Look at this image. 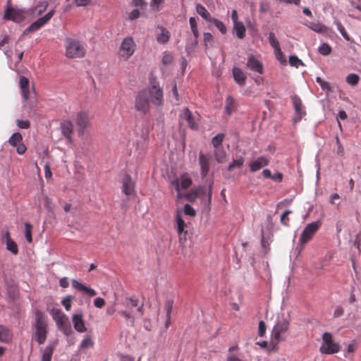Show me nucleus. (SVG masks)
Returning a JSON list of instances; mask_svg holds the SVG:
<instances>
[{"label": "nucleus", "instance_id": "f257e3e1", "mask_svg": "<svg viewBox=\"0 0 361 361\" xmlns=\"http://www.w3.org/2000/svg\"><path fill=\"white\" fill-rule=\"evenodd\" d=\"M122 305L126 309L119 310L118 314L125 318L128 324L134 326L135 319L141 318L144 314L143 304L134 297H126Z\"/></svg>", "mask_w": 361, "mask_h": 361}, {"label": "nucleus", "instance_id": "f03ea898", "mask_svg": "<svg viewBox=\"0 0 361 361\" xmlns=\"http://www.w3.org/2000/svg\"><path fill=\"white\" fill-rule=\"evenodd\" d=\"M65 56L71 59H82L86 56L85 42L75 38L65 39Z\"/></svg>", "mask_w": 361, "mask_h": 361}, {"label": "nucleus", "instance_id": "7ed1b4c3", "mask_svg": "<svg viewBox=\"0 0 361 361\" xmlns=\"http://www.w3.org/2000/svg\"><path fill=\"white\" fill-rule=\"evenodd\" d=\"M136 49V44L132 37H125L119 47L118 56L120 59L127 61L130 59Z\"/></svg>", "mask_w": 361, "mask_h": 361}, {"label": "nucleus", "instance_id": "20e7f679", "mask_svg": "<svg viewBox=\"0 0 361 361\" xmlns=\"http://www.w3.org/2000/svg\"><path fill=\"white\" fill-rule=\"evenodd\" d=\"M52 315L59 329L65 335H70L72 328L68 317L59 310H53Z\"/></svg>", "mask_w": 361, "mask_h": 361}, {"label": "nucleus", "instance_id": "39448f33", "mask_svg": "<svg viewBox=\"0 0 361 361\" xmlns=\"http://www.w3.org/2000/svg\"><path fill=\"white\" fill-rule=\"evenodd\" d=\"M340 350L338 343L334 342L332 334L325 332L322 335V343L319 348V351L322 354L331 355L334 354Z\"/></svg>", "mask_w": 361, "mask_h": 361}, {"label": "nucleus", "instance_id": "423d86ee", "mask_svg": "<svg viewBox=\"0 0 361 361\" xmlns=\"http://www.w3.org/2000/svg\"><path fill=\"white\" fill-rule=\"evenodd\" d=\"M35 334L34 338L39 344L45 341V322L44 314L40 311L35 312Z\"/></svg>", "mask_w": 361, "mask_h": 361}, {"label": "nucleus", "instance_id": "0eeeda50", "mask_svg": "<svg viewBox=\"0 0 361 361\" xmlns=\"http://www.w3.org/2000/svg\"><path fill=\"white\" fill-rule=\"evenodd\" d=\"M135 108L137 111L146 114L149 110V99L147 90L140 91L135 97Z\"/></svg>", "mask_w": 361, "mask_h": 361}, {"label": "nucleus", "instance_id": "6e6552de", "mask_svg": "<svg viewBox=\"0 0 361 361\" xmlns=\"http://www.w3.org/2000/svg\"><path fill=\"white\" fill-rule=\"evenodd\" d=\"M319 226L320 223L319 221H314L307 224L300 236L299 243L301 245L307 243L314 235Z\"/></svg>", "mask_w": 361, "mask_h": 361}, {"label": "nucleus", "instance_id": "1a4fd4ad", "mask_svg": "<svg viewBox=\"0 0 361 361\" xmlns=\"http://www.w3.org/2000/svg\"><path fill=\"white\" fill-rule=\"evenodd\" d=\"M91 116L88 111H81L75 118V122L78 128V133L82 135L85 130L90 126Z\"/></svg>", "mask_w": 361, "mask_h": 361}, {"label": "nucleus", "instance_id": "9d476101", "mask_svg": "<svg viewBox=\"0 0 361 361\" xmlns=\"http://www.w3.org/2000/svg\"><path fill=\"white\" fill-rule=\"evenodd\" d=\"M27 13L23 9L8 7L5 11L4 18L16 23H21L27 16Z\"/></svg>", "mask_w": 361, "mask_h": 361}, {"label": "nucleus", "instance_id": "9b49d317", "mask_svg": "<svg viewBox=\"0 0 361 361\" xmlns=\"http://www.w3.org/2000/svg\"><path fill=\"white\" fill-rule=\"evenodd\" d=\"M148 97H150V101L157 106H161L164 102L163 90L159 84L154 83L147 90Z\"/></svg>", "mask_w": 361, "mask_h": 361}, {"label": "nucleus", "instance_id": "f8f14e48", "mask_svg": "<svg viewBox=\"0 0 361 361\" xmlns=\"http://www.w3.org/2000/svg\"><path fill=\"white\" fill-rule=\"evenodd\" d=\"M291 99L295 111L293 121L294 123H297L306 115V111L302 105V100L298 96L294 95L292 97Z\"/></svg>", "mask_w": 361, "mask_h": 361}, {"label": "nucleus", "instance_id": "ddd939ff", "mask_svg": "<svg viewBox=\"0 0 361 361\" xmlns=\"http://www.w3.org/2000/svg\"><path fill=\"white\" fill-rule=\"evenodd\" d=\"M22 141L23 137L20 133H13L8 140L9 144L11 146L16 147V151L19 154H23L27 149L26 146L22 142Z\"/></svg>", "mask_w": 361, "mask_h": 361}, {"label": "nucleus", "instance_id": "4468645a", "mask_svg": "<svg viewBox=\"0 0 361 361\" xmlns=\"http://www.w3.org/2000/svg\"><path fill=\"white\" fill-rule=\"evenodd\" d=\"M289 327V322L286 319H283L277 322L273 328L272 336L276 341L281 340V334L286 332Z\"/></svg>", "mask_w": 361, "mask_h": 361}, {"label": "nucleus", "instance_id": "2eb2a0df", "mask_svg": "<svg viewBox=\"0 0 361 361\" xmlns=\"http://www.w3.org/2000/svg\"><path fill=\"white\" fill-rule=\"evenodd\" d=\"M122 191L126 195H131L135 192V182L133 180L131 176L126 174L122 178Z\"/></svg>", "mask_w": 361, "mask_h": 361}, {"label": "nucleus", "instance_id": "dca6fc26", "mask_svg": "<svg viewBox=\"0 0 361 361\" xmlns=\"http://www.w3.org/2000/svg\"><path fill=\"white\" fill-rule=\"evenodd\" d=\"M246 66L250 71L262 74L264 72L262 63L253 55H250L247 59Z\"/></svg>", "mask_w": 361, "mask_h": 361}, {"label": "nucleus", "instance_id": "f3484780", "mask_svg": "<svg viewBox=\"0 0 361 361\" xmlns=\"http://www.w3.org/2000/svg\"><path fill=\"white\" fill-rule=\"evenodd\" d=\"M61 129L63 135L67 139L68 142H73V124L71 121L66 120L61 123Z\"/></svg>", "mask_w": 361, "mask_h": 361}, {"label": "nucleus", "instance_id": "a211bd4d", "mask_svg": "<svg viewBox=\"0 0 361 361\" xmlns=\"http://www.w3.org/2000/svg\"><path fill=\"white\" fill-rule=\"evenodd\" d=\"M71 283L73 288L90 297L97 295V292L94 289L80 283L75 279L72 280Z\"/></svg>", "mask_w": 361, "mask_h": 361}, {"label": "nucleus", "instance_id": "6ab92c4d", "mask_svg": "<svg viewBox=\"0 0 361 361\" xmlns=\"http://www.w3.org/2000/svg\"><path fill=\"white\" fill-rule=\"evenodd\" d=\"M173 185L176 190L179 192L180 186L182 189H187L192 185V180L186 175L183 174L180 177V179H176L173 181Z\"/></svg>", "mask_w": 361, "mask_h": 361}, {"label": "nucleus", "instance_id": "aec40b11", "mask_svg": "<svg viewBox=\"0 0 361 361\" xmlns=\"http://www.w3.org/2000/svg\"><path fill=\"white\" fill-rule=\"evenodd\" d=\"M19 87L21 90V94L24 100H27L30 98V91L29 86V80L24 76H20L19 80Z\"/></svg>", "mask_w": 361, "mask_h": 361}, {"label": "nucleus", "instance_id": "412c9836", "mask_svg": "<svg viewBox=\"0 0 361 361\" xmlns=\"http://www.w3.org/2000/svg\"><path fill=\"white\" fill-rule=\"evenodd\" d=\"M72 320L74 328L77 331L80 333H84L87 331V328L85 326V322L82 319V314H74L73 316Z\"/></svg>", "mask_w": 361, "mask_h": 361}, {"label": "nucleus", "instance_id": "4be33fe9", "mask_svg": "<svg viewBox=\"0 0 361 361\" xmlns=\"http://www.w3.org/2000/svg\"><path fill=\"white\" fill-rule=\"evenodd\" d=\"M6 240V250L16 255L18 253L17 243L11 238L10 233L6 231L3 237Z\"/></svg>", "mask_w": 361, "mask_h": 361}, {"label": "nucleus", "instance_id": "5701e85b", "mask_svg": "<svg viewBox=\"0 0 361 361\" xmlns=\"http://www.w3.org/2000/svg\"><path fill=\"white\" fill-rule=\"evenodd\" d=\"M269 163V161L267 158L264 157H259L256 160L252 161L250 164V171L252 172H255L261 169L263 166H267Z\"/></svg>", "mask_w": 361, "mask_h": 361}, {"label": "nucleus", "instance_id": "b1692460", "mask_svg": "<svg viewBox=\"0 0 361 361\" xmlns=\"http://www.w3.org/2000/svg\"><path fill=\"white\" fill-rule=\"evenodd\" d=\"M180 118L185 120L188 122V126L192 129H197L198 127V124L195 122V118L192 116L191 111L185 108L182 114L180 115Z\"/></svg>", "mask_w": 361, "mask_h": 361}, {"label": "nucleus", "instance_id": "393cba45", "mask_svg": "<svg viewBox=\"0 0 361 361\" xmlns=\"http://www.w3.org/2000/svg\"><path fill=\"white\" fill-rule=\"evenodd\" d=\"M199 161L201 167V175L202 178L207 176L209 171V158L203 154L199 156Z\"/></svg>", "mask_w": 361, "mask_h": 361}, {"label": "nucleus", "instance_id": "a878e982", "mask_svg": "<svg viewBox=\"0 0 361 361\" xmlns=\"http://www.w3.org/2000/svg\"><path fill=\"white\" fill-rule=\"evenodd\" d=\"M233 75L235 81L239 85L243 86L245 84L247 77L241 69L234 67L233 68Z\"/></svg>", "mask_w": 361, "mask_h": 361}, {"label": "nucleus", "instance_id": "bb28decb", "mask_svg": "<svg viewBox=\"0 0 361 361\" xmlns=\"http://www.w3.org/2000/svg\"><path fill=\"white\" fill-rule=\"evenodd\" d=\"M159 29L161 32L157 34V41L160 44H165L169 42L171 34L169 31L164 27H160Z\"/></svg>", "mask_w": 361, "mask_h": 361}, {"label": "nucleus", "instance_id": "cd10ccee", "mask_svg": "<svg viewBox=\"0 0 361 361\" xmlns=\"http://www.w3.org/2000/svg\"><path fill=\"white\" fill-rule=\"evenodd\" d=\"M196 12L202 18H204L206 21L207 22H210V20L213 18L209 12L206 9V8L200 4H197L196 5Z\"/></svg>", "mask_w": 361, "mask_h": 361}, {"label": "nucleus", "instance_id": "c85d7f7f", "mask_svg": "<svg viewBox=\"0 0 361 361\" xmlns=\"http://www.w3.org/2000/svg\"><path fill=\"white\" fill-rule=\"evenodd\" d=\"M236 109V104L235 99L231 96H228L226 99L225 111L230 116Z\"/></svg>", "mask_w": 361, "mask_h": 361}, {"label": "nucleus", "instance_id": "c756f323", "mask_svg": "<svg viewBox=\"0 0 361 361\" xmlns=\"http://www.w3.org/2000/svg\"><path fill=\"white\" fill-rule=\"evenodd\" d=\"M233 29L239 39H243L245 37L246 28L243 22L239 21L233 23Z\"/></svg>", "mask_w": 361, "mask_h": 361}, {"label": "nucleus", "instance_id": "7c9ffc66", "mask_svg": "<svg viewBox=\"0 0 361 361\" xmlns=\"http://www.w3.org/2000/svg\"><path fill=\"white\" fill-rule=\"evenodd\" d=\"M214 154L217 162L223 163L226 161L227 154L226 152L222 147L214 148Z\"/></svg>", "mask_w": 361, "mask_h": 361}, {"label": "nucleus", "instance_id": "2f4dec72", "mask_svg": "<svg viewBox=\"0 0 361 361\" xmlns=\"http://www.w3.org/2000/svg\"><path fill=\"white\" fill-rule=\"evenodd\" d=\"M189 23L191 31L195 37V44H196L197 43V38L199 37L200 33L197 29V23L195 18L190 17L189 19Z\"/></svg>", "mask_w": 361, "mask_h": 361}, {"label": "nucleus", "instance_id": "473e14b6", "mask_svg": "<svg viewBox=\"0 0 361 361\" xmlns=\"http://www.w3.org/2000/svg\"><path fill=\"white\" fill-rule=\"evenodd\" d=\"M176 224H177V231L179 235H180L183 232L185 233L187 231H185V228L186 226L184 220L182 219L180 214L178 212L176 216Z\"/></svg>", "mask_w": 361, "mask_h": 361}, {"label": "nucleus", "instance_id": "72a5a7b5", "mask_svg": "<svg viewBox=\"0 0 361 361\" xmlns=\"http://www.w3.org/2000/svg\"><path fill=\"white\" fill-rule=\"evenodd\" d=\"M311 30L318 33H324L327 31V27L322 23H310L307 25Z\"/></svg>", "mask_w": 361, "mask_h": 361}, {"label": "nucleus", "instance_id": "f704fd0d", "mask_svg": "<svg viewBox=\"0 0 361 361\" xmlns=\"http://www.w3.org/2000/svg\"><path fill=\"white\" fill-rule=\"evenodd\" d=\"M45 24V16H42L37 21L32 23L27 28L29 32H33L38 30Z\"/></svg>", "mask_w": 361, "mask_h": 361}, {"label": "nucleus", "instance_id": "c9c22d12", "mask_svg": "<svg viewBox=\"0 0 361 361\" xmlns=\"http://www.w3.org/2000/svg\"><path fill=\"white\" fill-rule=\"evenodd\" d=\"M11 338V334L8 329L0 325V341L8 342Z\"/></svg>", "mask_w": 361, "mask_h": 361}, {"label": "nucleus", "instance_id": "e433bc0d", "mask_svg": "<svg viewBox=\"0 0 361 361\" xmlns=\"http://www.w3.org/2000/svg\"><path fill=\"white\" fill-rule=\"evenodd\" d=\"M209 23H213L222 35L227 32V28L222 21L213 18Z\"/></svg>", "mask_w": 361, "mask_h": 361}, {"label": "nucleus", "instance_id": "4c0bfd02", "mask_svg": "<svg viewBox=\"0 0 361 361\" xmlns=\"http://www.w3.org/2000/svg\"><path fill=\"white\" fill-rule=\"evenodd\" d=\"M225 138L224 133H219L212 140V144L214 148L221 147V144Z\"/></svg>", "mask_w": 361, "mask_h": 361}, {"label": "nucleus", "instance_id": "58836bf2", "mask_svg": "<svg viewBox=\"0 0 361 361\" xmlns=\"http://www.w3.org/2000/svg\"><path fill=\"white\" fill-rule=\"evenodd\" d=\"M173 54L169 51H164L163 53L161 62L163 65L168 66L173 63Z\"/></svg>", "mask_w": 361, "mask_h": 361}, {"label": "nucleus", "instance_id": "ea45409f", "mask_svg": "<svg viewBox=\"0 0 361 361\" xmlns=\"http://www.w3.org/2000/svg\"><path fill=\"white\" fill-rule=\"evenodd\" d=\"M244 159L243 157L233 160L228 166V170L233 171L235 168H241L243 166Z\"/></svg>", "mask_w": 361, "mask_h": 361}, {"label": "nucleus", "instance_id": "a19ab883", "mask_svg": "<svg viewBox=\"0 0 361 361\" xmlns=\"http://www.w3.org/2000/svg\"><path fill=\"white\" fill-rule=\"evenodd\" d=\"M360 80V77L355 73H350L346 77V82L351 85H356Z\"/></svg>", "mask_w": 361, "mask_h": 361}, {"label": "nucleus", "instance_id": "79ce46f5", "mask_svg": "<svg viewBox=\"0 0 361 361\" xmlns=\"http://www.w3.org/2000/svg\"><path fill=\"white\" fill-rule=\"evenodd\" d=\"M94 345V342L90 336H85L80 343V348L86 349L92 348Z\"/></svg>", "mask_w": 361, "mask_h": 361}, {"label": "nucleus", "instance_id": "37998d69", "mask_svg": "<svg viewBox=\"0 0 361 361\" xmlns=\"http://www.w3.org/2000/svg\"><path fill=\"white\" fill-rule=\"evenodd\" d=\"M207 189L205 186H199L191 190V194H193L195 197H201L206 194Z\"/></svg>", "mask_w": 361, "mask_h": 361}, {"label": "nucleus", "instance_id": "c03bdc74", "mask_svg": "<svg viewBox=\"0 0 361 361\" xmlns=\"http://www.w3.org/2000/svg\"><path fill=\"white\" fill-rule=\"evenodd\" d=\"M319 52L324 55L327 56L331 54V47L326 43H323L319 47Z\"/></svg>", "mask_w": 361, "mask_h": 361}, {"label": "nucleus", "instance_id": "a18cd8bd", "mask_svg": "<svg viewBox=\"0 0 361 361\" xmlns=\"http://www.w3.org/2000/svg\"><path fill=\"white\" fill-rule=\"evenodd\" d=\"M289 63L291 66H294L296 68H298L299 66L302 65L303 66L304 63L302 61L298 59V56L293 55L289 57Z\"/></svg>", "mask_w": 361, "mask_h": 361}, {"label": "nucleus", "instance_id": "49530a36", "mask_svg": "<svg viewBox=\"0 0 361 361\" xmlns=\"http://www.w3.org/2000/svg\"><path fill=\"white\" fill-rule=\"evenodd\" d=\"M269 42L274 49L280 47L279 42L278 39H276L274 32L269 33Z\"/></svg>", "mask_w": 361, "mask_h": 361}, {"label": "nucleus", "instance_id": "de8ad7c7", "mask_svg": "<svg viewBox=\"0 0 361 361\" xmlns=\"http://www.w3.org/2000/svg\"><path fill=\"white\" fill-rule=\"evenodd\" d=\"M274 54L276 58L280 61L282 64L286 63V59L284 55L283 54V52L281 51V49L280 47L274 49Z\"/></svg>", "mask_w": 361, "mask_h": 361}, {"label": "nucleus", "instance_id": "09e8293b", "mask_svg": "<svg viewBox=\"0 0 361 361\" xmlns=\"http://www.w3.org/2000/svg\"><path fill=\"white\" fill-rule=\"evenodd\" d=\"M291 213L292 212L290 210H286L282 214V215L281 216L280 221L283 225L286 226H289L288 215Z\"/></svg>", "mask_w": 361, "mask_h": 361}, {"label": "nucleus", "instance_id": "8fccbe9b", "mask_svg": "<svg viewBox=\"0 0 361 361\" xmlns=\"http://www.w3.org/2000/svg\"><path fill=\"white\" fill-rule=\"evenodd\" d=\"M337 28L341 32V35L343 37V38L347 41H350V37L347 33L345 27L343 26V25L340 22L336 23Z\"/></svg>", "mask_w": 361, "mask_h": 361}, {"label": "nucleus", "instance_id": "3c124183", "mask_svg": "<svg viewBox=\"0 0 361 361\" xmlns=\"http://www.w3.org/2000/svg\"><path fill=\"white\" fill-rule=\"evenodd\" d=\"M25 236L26 240L29 242H32V226L29 223L25 224Z\"/></svg>", "mask_w": 361, "mask_h": 361}, {"label": "nucleus", "instance_id": "603ef678", "mask_svg": "<svg viewBox=\"0 0 361 361\" xmlns=\"http://www.w3.org/2000/svg\"><path fill=\"white\" fill-rule=\"evenodd\" d=\"M317 82L321 86L323 90L330 91L331 87L328 82L323 80L320 77L316 78Z\"/></svg>", "mask_w": 361, "mask_h": 361}, {"label": "nucleus", "instance_id": "864d4df0", "mask_svg": "<svg viewBox=\"0 0 361 361\" xmlns=\"http://www.w3.org/2000/svg\"><path fill=\"white\" fill-rule=\"evenodd\" d=\"M183 212L185 215L191 217L195 216L196 214L195 210L189 204H185Z\"/></svg>", "mask_w": 361, "mask_h": 361}, {"label": "nucleus", "instance_id": "5fc2aeb1", "mask_svg": "<svg viewBox=\"0 0 361 361\" xmlns=\"http://www.w3.org/2000/svg\"><path fill=\"white\" fill-rule=\"evenodd\" d=\"M171 93H172L173 97L176 99V104H179V103H180L179 95H178V90H177L176 82L175 81H173V84H172Z\"/></svg>", "mask_w": 361, "mask_h": 361}, {"label": "nucleus", "instance_id": "6e6d98bb", "mask_svg": "<svg viewBox=\"0 0 361 361\" xmlns=\"http://www.w3.org/2000/svg\"><path fill=\"white\" fill-rule=\"evenodd\" d=\"M343 314H344L343 307L341 305H338L335 307L333 316L334 318H338V317L343 316Z\"/></svg>", "mask_w": 361, "mask_h": 361}, {"label": "nucleus", "instance_id": "4d7b16f0", "mask_svg": "<svg viewBox=\"0 0 361 361\" xmlns=\"http://www.w3.org/2000/svg\"><path fill=\"white\" fill-rule=\"evenodd\" d=\"M173 309V302L171 300H168L166 302L164 305V310L166 313V317H171Z\"/></svg>", "mask_w": 361, "mask_h": 361}, {"label": "nucleus", "instance_id": "13d9d810", "mask_svg": "<svg viewBox=\"0 0 361 361\" xmlns=\"http://www.w3.org/2000/svg\"><path fill=\"white\" fill-rule=\"evenodd\" d=\"M71 300H72V297L71 296H67L66 298H65L62 300V305H63V307H65V309L67 311H69L71 310Z\"/></svg>", "mask_w": 361, "mask_h": 361}, {"label": "nucleus", "instance_id": "bf43d9fd", "mask_svg": "<svg viewBox=\"0 0 361 361\" xmlns=\"http://www.w3.org/2000/svg\"><path fill=\"white\" fill-rule=\"evenodd\" d=\"M203 36L204 45L205 47H207L209 43H212L213 42V35L209 32H204Z\"/></svg>", "mask_w": 361, "mask_h": 361}, {"label": "nucleus", "instance_id": "052dcab7", "mask_svg": "<svg viewBox=\"0 0 361 361\" xmlns=\"http://www.w3.org/2000/svg\"><path fill=\"white\" fill-rule=\"evenodd\" d=\"M45 11V5L42 3H40L33 11V14L35 15H41Z\"/></svg>", "mask_w": 361, "mask_h": 361}, {"label": "nucleus", "instance_id": "680f3d73", "mask_svg": "<svg viewBox=\"0 0 361 361\" xmlns=\"http://www.w3.org/2000/svg\"><path fill=\"white\" fill-rule=\"evenodd\" d=\"M17 125L20 128L27 129L30 127V122L27 120H18Z\"/></svg>", "mask_w": 361, "mask_h": 361}, {"label": "nucleus", "instance_id": "e2e57ef3", "mask_svg": "<svg viewBox=\"0 0 361 361\" xmlns=\"http://www.w3.org/2000/svg\"><path fill=\"white\" fill-rule=\"evenodd\" d=\"M94 305L98 308H102L105 305V300L102 298H96L94 300Z\"/></svg>", "mask_w": 361, "mask_h": 361}, {"label": "nucleus", "instance_id": "0e129e2a", "mask_svg": "<svg viewBox=\"0 0 361 361\" xmlns=\"http://www.w3.org/2000/svg\"><path fill=\"white\" fill-rule=\"evenodd\" d=\"M140 13L139 10L134 9L128 15V19L130 20H134L140 17Z\"/></svg>", "mask_w": 361, "mask_h": 361}, {"label": "nucleus", "instance_id": "69168bd1", "mask_svg": "<svg viewBox=\"0 0 361 361\" xmlns=\"http://www.w3.org/2000/svg\"><path fill=\"white\" fill-rule=\"evenodd\" d=\"M266 332V324L263 321H260L259 322V331L258 334L259 336L262 337Z\"/></svg>", "mask_w": 361, "mask_h": 361}, {"label": "nucleus", "instance_id": "338daca9", "mask_svg": "<svg viewBox=\"0 0 361 361\" xmlns=\"http://www.w3.org/2000/svg\"><path fill=\"white\" fill-rule=\"evenodd\" d=\"M271 179L277 182H281L283 180V174L280 172L276 173L274 175H272Z\"/></svg>", "mask_w": 361, "mask_h": 361}, {"label": "nucleus", "instance_id": "774afa93", "mask_svg": "<svg viewBox=\"0 0 361 361\" xmlns=\"http://www.w3.org/2000/svg\"><path fill=\"white\" fill-rule=\"evenodd\" d=\"M357 249L360 251L361 250V232L357 235L355 242Z\"/></svg>", "mask_w": 361, "mask_h": 361}]
</instances>
